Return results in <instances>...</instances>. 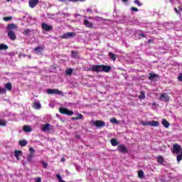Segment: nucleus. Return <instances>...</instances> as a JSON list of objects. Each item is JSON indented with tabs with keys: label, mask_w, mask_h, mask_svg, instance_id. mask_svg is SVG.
Returning a JSON list of instances; mask_svg holds the SVG:
<instances>
[{
	"label": "nucleus",
	"mask_w": 182,
	"mask_h": 182,
	"mask_svg": "<svg viewBox=\"0 0 182 182\" xmlns=\"http://www.w3.org/2000/svg\"><path fill=\"white\" fill-rule=\"evenodd\" d=\"M141 124H142V126H150V122L142 121L141 122Z\"/></svg>",
	"instance_id": "nucleus-37"
},
{
	"label": "nucleus",
	"mask_w": 182,
	"mask_h": 182,
	"mask_svg": "<svg viewBox=\"0 0 182 182\" xmlns=\"http://www.w3.org/2000/svg\"><path fill=\"white\" fill-rule=\"evenodd\" d=\"M71 56L72 58H80V55H79V53L77 51H71Z\"/></svg>",
	"instance_id": "nucleus-24"
},
{
	"label": "nucleus",
	"mask_w": 182,
	"mask_h": 182,
	"mask_svg": "<svg viewBox=\"0 0 182 182\" xmlns=\"http://www.w3.org/2000/svg\"><path fill=\"white\" fill-rule=\"evenodd\" d=\"M31 32V30L29 29H26L23 31V34L26 36H28V35H29V33Z\"/></svg>",
	"instance_id": "nucleus-40"
},
{
	"label": "nucleus",
	"mask_w": 182,
	"mask_h": 182,
	"mask_svg": "<svg viewBox=\"0 0 182 182\" xmlns=\"http://www.w3.org/2000/svg\"><path fill=\"white\" fill-rule=\"evenodd\" d=\"M59 112H60V113H61V114H65L66 112H68V109L65 108V107H60L59 109Z\"/></svg>",
	"instance_id": "nucleus-30"
},
{
	"label": "nucleus",
	"mask_w": 182,
	"mask_h": 182,
	"mask_svg": "<svg viewBox=\"0 0 182 182\" xmlns=\"http://www.w3.org/2000/svg\"><path fill=\"white\" fill-rule=\"evenodd\" d=\"M65 114L68 116H73V111L68 109Z\"/></svg>",
	"instance_id": "nucleus-36"
},
{
	"label": "nucleus",
	"mask_w": 182,
	"mask_h": 182,
	"mask_svg": "<svg viewBox=\"0 0 182 182\" xmlns=\"http://www.w3.org/2000/svg\"><path fill=\"white\" fill-rule=\"evenodd\" d=\"M160 124L159 121H151L149 126H151L153 127H158V126Z\"/></svg>",
	"instance_id": "nucleus-23"
},
{
	"label": "nucleus",
	"mask_w": 182,
	"mask_h": 182,
	"mask_svg": "<svg viewBox=\"0 0 182 182\" xmlns=\"http://www.w3.org/2000/svg\"><path fill=\"white\" fill-rule=\"evenodd\" d=\"M5 93H6V90L0 87V94L5 95Z\"/></svg>",
	"instance_id": "nucleus-38"
},
{
	"label": "nucleus",
	"mask_w": 182,
	"mask_h": 182,
	"mask_svg": "<svg viewBox=\"0 0 182 182\" xmlns=\"http://www.w3.org/2000/svg\"><path fill=\"white\" fill-rule=\"evenodd\" d=\"M62 15H64V16H69V14L68 13H62Z\"/></svg>",
	"instance_id": "nucleus-52"
},
{
	"label": "nucleus",
	"mask_w": 182,
	"mask_h": 182,
	"mask_svg": "<svg viewBox=\"0 0 182 182\" xmlns=\"http://www.w3.org/2000/svg\"><path fill=\"white\" fill-rule=\"evenodd\" d=\"M4 21L8 22V21H12V16H6L4 18Z\"/></svg>",
	"instance_id": "nucleus-39"
},
{
	"label": "nucleus",
	"mask_w": 182,
	"mask_h": 182,
	"mask_svg": "<svg viewBox=\"0 0 182 182\" xmlns=\"http://www.w3.org/2000/svg\"><path fill=\"white\" fill-rule=\"evenodd\" d=\"M5 89L6 90L11 92V90H12V83L11 82H9L6 84H5Z\"/></svg>",
	"instance_id": "nucleus-18"
},
{
	"label": "nucleus",
	"mask_w": 182,
	"mask_h": 182,
	"mask_svg": "<svg viewBox=\"0 0 182 182\" xmlns=\"http://www.w3.org/2000/svg\"><path fill=\"white\" fill-rule=\"evenodd\" d=\"M41 28L43 31H46V32H50V31H52V29H53V26L49 25L46 23H42Z\"/></svg>",
	"instance_id": "nucleus-4"
},
{
	"label": "nucleus",
	"mask_w": 182,
	"mask_h": 182,
	"mask_svg": "<svg viewBox=\"0 0 182 182\" xmlns=\"http://www.w3.org/2000/svg\"><path fill=\"white\" fill-rule=\"evenodd\" d=\"M42 164H43L44 168H48V164L47 163H46L45 161H43Z\"/></svg>",
	"instance_id": "nucleus-47"
},
{
	"label": "nucleus",
	"mask_w": 182,
	"mask_h": 182,
	"mask_svg": "<svg viewBox=\"0 0 182 182\" xmlns=\"http://www.w3.org/2000/svg\"><path fill=\"white\" fill-rule=\"evenodd\" d=\"M131 11H132L133 12H139V9L136 7H132Z\"/></svg>",
	"instance_id": "nucleus-44"
},
{
	"label": "nucleus",
	"mask_w": 182,
	"mask_h": 182,
	"mask_svg": "<svg viewBox=\"0 0 182 182\" xmlns=\"http://www.w3.org/2000/svg\"><path fill=\"white\" fill-rule=\"evenodd\" d=\"M70 2H79V1H82V0H68Z\"/></svg>",
	"instance_id": "nucleus-51"
},
{
	"label": "nucleus",
	"mask_w": 182,
	"mask_h": 182,
	"mask_svg": "<svg viewBox=\"0 0 182 182\" xmlns=\"http://www.w3.org/2000/svg\"><path fill=\"white\" fill-rule=\"evenodd\" d=\"M60 2H66V0H58Z\"/></svg>",
	"instance_id": "nucleus-54"
},
{
	"label": "nucleus",
	"mask_w": 182,
	"mask_h": 182,
	"mask_svg": "<svg viewBox=\"0 0 182 182\" xmlns=\"http://www.w3.org/2000/svg\"><path fill=\"white\" fill-rule=\"evenodd\" d=\"M95 66H97V65H94L92 66V68H87L86 71L87 72H91V70H92V72H97V71L93 70V68H95Z\"/></svg>",
	"instance_id": "nucleus-34"
},
{
	"label": "nucleus",
	"mask_w": 182,
	"mask_h": 182,
	"mask_svg": "<svg viewBox=\"0 0 182 182\" xmlns=\"http://www.w3.org/2000/svg\"><path fill=\"white\" fill-rule=\"evenodd\" d=\"M44 48L43 47H41V46H38V47H36L34 48V51L36 52V53L37 55H38V53H41L42 51L43 50Z\"/></svg>",
	"instance_id": "nucleus-20"
},
{
	"label": "nucleus",
	"mask_w": 182,
	"mask_h": 182,
	"mask_svg": "<svg viewBox=\"0 0 182 182\" xmlns=\"http://www.w3.org/2000/svg\"><path fill=\"white\" fill-rule=\"evenodd\" d=\"M110 143L113 147H116V146H119V141H117V139H112L110 140Z\"/></svg>",
	"instance_id": "nucleus-21"
},
{
	"label": "nucleus",
	"mask_w": 182,
	"mask_h": 182,
	"mask_svg": "<svg viewBox=\"0 0 182 182\" xmlns=\"http://www.w3.org/2000/svg\"><path fill=\"white\" fill-rule=\"evenodd\" d=\"M23 130L26 133H31V132H32V128H31V127H29L28 125H24L23 127Z\"/></svg>",
	"instance_id": "nucleus-15"
},
{
	"label": "nucleus",
	"mask_w": 182,
	"mask_h": 182,
	"mask_svg": "<svg viewBox=\"0 0 182 182\" xmlns=\"http://www.w3.org/2000/svg\"><path fill=\"white\" fill-rule=\"evenodd\" d=\"M138 177H139V178H143L144 177V172L141 170L139 171Z\"/></svg>",
	"instance_id": "nucleus-32"
},
{
	"label": "nucleus",
	"mask_w": 182,
	"mask_h": 182,
	"mask_svg": "<svg viewBox=\"0 0 182 182\" xmlns=\"http://www.w3.org/2000/svg\"><path fill=\"white\" fill-rule=\"evenodd\" d=\"M29 151H30V154H33V153H35V149H33V148H30L29 149Z\"/></svg>",
	"instance_id": "nucleus-46"
},
{
	"label": "nucleus",
	"mask_w": 182,
	"mask_h": 182,
	"mask_svg": "<svg viewBox=\"0 0 182 182\" xmlns=\"http://www.w3.org/2000/svg\"><path fill=\"white\" fill-rule=\"evenodd\" d=\"M0 126L1 127H5V126H6V121H4L3 119H0Z\"/></svg>",
	"instance_id": "nucleus-35"
},
{
	"label": "nucleus",
	"mask_w": 182,
	"mask_h": 182,
	"mask_svg": "<svg viewBox=\"0 0 182 182\" xmlns=\"http://www.w3.org/2000/svg\"><path fill=\"white\" fill-rule=\"evenodd\" d=\"M22 156L21 150H16L14 151V157H16V160H20L19 157Z\"/></svg>",
	"instance_id": "nucleus-13"
},
{
	"label": "nucleus",
	"mask_w": 182,
	"mask_h": 182,
	"mask_svg": "<svg viewBox=\"0 0 182 182\" xmlns=\"http://www.w3.org/2000/svg\"><path fill=\"white\" fill-rule=\"evenodd\" d=\"M134 4L138 5V6H141V5H143V4L140 3V1H139V0H134Z\"/></svg>",
	"instance_id": "nucleus-41"
},
{
	"label": "nucleus",
	"mask_w": 182,
	"mask_h": 182,
	"mask_svg": "<svg viewBox=\"0 0 182 182\" xmlns=\"http://www.w3.org/2000/svg\"><path fill=\"white\" fill-rule=\"evenodd\" d=\"M156 159L157 163H159V164H163L164 163V158H163V156H159L156 157Z\"/></svg>",
	"instance_id": "nucleus-26"
},
{
	"label": "nucleus",
	"mask_w": 182,
	"mask_h": 182,
	"mask_svg": "<svg viewBox=\"0 0 182 182\" xmlns=\"http://www.w3.org/2000/svg\"><path fill=\"white\" fill-rule=\"evenodd\" d=\"M7 36L11 41H16V34L14 31H9Z\"/></svg>",
	"instance_id": "nucleus-9"
},
{
	"label": "nucleus",
	"mask_w": 182,
	"mask_h": 182,
	"mask_svg": "<svg viewBox=\"0 0 182 182\" xmlns=\"http://www.w3.org/2000/svg\"><path fill=\"white\" fill-rule=\"evenodd\" d=\"M73 36H76L75 33H66L63 36H60L61 39H68V38H73Z\"/></svg>",
	"instance_id": "nucleus-7"
},
{
	"label": "nucleus",
	"mask_w": 182,
	"mask_h": 182,
	"mask_svg": "<svg viewBox=\"0 0 182 182\" xmlns=\"http://www.w3.org/2000/svg\"><path fill=\"white\" fill-rule=\"evenodd\" d=\"M46 92L48 95H59L60 96H64L63 92L58 89H47Z\"/></svg>",
	"instance_id": "nucleus-2"
},
{
	"label": "nucleus",
	"mask_w": 182,
	"mask_h": 182,
	"mask_svg": "<svg viewBox=\"0 0 182 182\" xmlns=\"http://www.w3.org/2000/svg\"><path fill=\"white\" fill-rule=\"evenodd\" d=\"M92 124H94L95 127H105L106 126V122L102 120H96L92 122Z\"/></svg>",
	"instance_id": "nucleus-6"
},
{
	"label": "nucleus",
	"mask_w": 182,
	"mask_h": 182,
	"mask_svg": "<svg viewBox=\"0 0 182 182\" xmlns=\"http://www.w3.org/2000/svg\"><path fill=\"white\" fill-rule=\"evenodd\" d=\"M83 120V115L82 114H78L77 117H73L71 118V120L76 121V120Z\"/></svg>",
	"instance_id": "nucleus-16"
},
{
	"label": "nucleus",
	"mask_w": 182,
	"mask_h": 182,
	"mask_svg": "<svg viewBox=\"0 0 182 182\" xmlns=\"http://www.w3.org/2000/svg\"><path fill=\"white\" fill-rule=\"evenodd\" d=\"M60 161L64 163V161H65V158H61V160H60Z\"/></svg>",
	"instance_id": "nucleus-53"
},
{
	"label": "nucleus",
	"mask_w": 182,
	"mask_h": 182,
	"mask_svg": "<svg viewBox=\"0 0 182 182\" xmlns=\"http://www.w3.org/2000/svg\"><path fill=\"white\" fill-rule=\"evenodd\" d=\"M49 130H53V127L50 126L49 124H45L42 127V131L43 132H48Z\"/></svg>",
	"instance_id": "nucleus-10"
},
{
	"label": "nucleus",
	"mask_w": 182,
	"mask_h": 182,
	"mask_svg": "<svg viewBox=\"0 0 182 182\" xmlns=\"http://www.w3.org/2000/svg\"><path fill=\"white\" fill-rule=\"evenodd\" d=\"M174 11L176 15H181V12L177 9V8H174Z\"/></svg>",
	"instance_id": "nucleus-45"
},
{
	"label": "nucleus",
	"mask_w": 182,
	"mask_h": 182,
	"mask_svg": "<svg viewBox=\"0 0 182 182\" xmlns=\"http://www.w3.org/2000/svg\"><path fill=\"white\" fill-rule=\"evenodd\" d=\"M181 150V146L178 145V144H174L171 152L176 154H180Z\"/></svg>",
	"instance_id": "nucleus-3"
},
{
	"label": "nucleus",
	"mask_w": 182,
	"mask_h": 182,
	"mask_svg": "<svg viewBox=\"0 0 182 182\" xmlns=\"http://www.w3.org/2000/svg\"><path fill=\"white\" fill-rule=\"evenodd\" d=\"M87 12L92 13V10H91V9H87Z\"/></svg>",
	"instance_id": "nucleus-55"
},
{
	"label": "nucleus",
	"mask_w": 182,
	"mask_h": 182,
	"mask_svg": "<svg viewBox=\"0 0 182 182\" xmlns=\"http://www.w3.org/2000/svg\"><path fill=\"white\" fill-rule=\"evenodd\" d=\"M178 80H179V82H182V75L178 77Z\"/></svg>",
	"instance_id": "nucleus-50"
},
{
	"label": "nucleus",
	"mask_w": 182,
	"mask_h": 182,
	"mask_svg": "<svg viewBox=\"0 0 182 182\" xmlns=\"http://www.w3.org/2000/svg\"><path fill=\"white\" fill-rule=\"evenodd\" d=\"M66 75H68L69 76H70V75H72V73H73V70L72 68H68L65 71Z\"/></svg>",
	"instance_id": "nucleus-33"
},
{
	"label": "nucleus",
	"mask_w": 182,
	"mask_h": 182,
	"mask_svg": "<svg viewBox=\"0 0 182 182\" xmlns=\"http://www.w3.org/2000/svg\"><path fill=\"white\" fill-rule=\"evenodd\" d=\"M162 124L164 127H166V129H168V127H170V122H168V121H167V119H162Z\"/></svg>",
	"instance_id": "nucleus-19"
},
{
	"label": "nucleus",
	"mask_w": 182,
	"mask_h": 182,
	"mask_svg": "<svg viewBox=\"0 0 182 182\" xmlns=\"http://www.w3.org/2000/svg\"><path fill=\"white\" fill-rule=\"evenodd\" d=\"M33 157H34L33 154H30L27 157V161H28L29 163H32V160Z\"/></svg>",
	"instance_id": "nucleus-31"
},
{
	"label": "nucleus",
	"mask_w": 182,
	"mask_h": 182,
	"mask_svg": "<svg viewBox=\"0 0 182 182\" xmlns=\"http://www.w3.org/2000/svg\"><path fill=\"white\" fill-rule=\"evenodd\" d=\"M84 25L85 26H86L87 28H93V23H90L87 20H84Z\"/></svg>",
	"instance_id": "nucleus-22"
},
{
	"label": "nucleus",
	"mask_w": 182,
	"mask_h": 182,
	"mask_svg": "<svg viewBox=\"0 0 182 182\" xmlns=\"http://www.w3.org/2000/svg\"><path fill=\"white\" fill-rule=\"evenodd\" d=\"M6 2H11V0H6Z\"/></svg>",
	"instance_id": "nucleus-57"
},
{
	"label": "nucleus",
	"mask_w": 182,
	"mask_h": 182,
	"mask_svg": "<svg viewBox=\"0 0 182 182\" xmlns=\"http://www.w3.org/2000/svg\"><path fill=\"white\" fill-rule=\"evenodd\" d=\"M161 100H164V102H170V96L165 93H162L160 97Z\"/></svg>",
	"instance_id": "nucleus-12"
},
{
	"label": "nucleus",
	"mask_w": 182,
	"mask_h": 182,
	"mask_svg": "<svg viewBox=\"0 0 182 182\" xmlns=\"http://www.w3.org/2000/svg\"><path fill=\"white\" fill-rule=\"evenodd\" d=\"M139 36H141L142 38H146V34L144 33H139Z\"/></svg>",
	"instance_id": "nucleus-49"
},
{
	"label": "nucleus",
	"mask_w": 182,
	"mask_h": 182,
	"mask_svg": "<svg viewBox=\"0 0 182 182\" xmlns=\"http://www.w3.org/2000/svg\"><path fill=\"white\" fill-rule=\"evenodd\" d=\"M57 178L59 180V182L63 181L62 176H60V174L58 173L56 175Z\"/></svg>",
	"instance_id": "nucleus-43"
},
{
	"label": "nucleus",
	"mask_w": 182,
	"mask_h": 182,
	"mask_svg": "<svg viewBox=\"0 0 182 182\" xmlns=\"http://www.w3.org/2000/svg\"><path fill=\"white\" fill-rule=\"evenodd\" d=\"M19 144L21 147H25L28 144V141L26 140H20Z\"/></svg>",
	"instance_id": "nucleus-28"
},
{
	"label": "nucleus",
	"mask_w": 182,
	"mask_h": 182,
	"mask_svg": "<svg viewBox=\"0 0 182 182\" xmlns=\"http://www.w3.org/2000/svg\"><path fill=\"white\" fill-rule=\"evenodd\" d=\"M9 48L8 46L4 43L0 44V50H7Z\"/></svg>",
	"instance_id": "nucleus-29"
},
{
	"label": "nucleus",
	"mask_w": 182,
	"mask_h": 182,
	"mask_svg": "<svg viewBox=\"0 0 182 182\" xmlns=\"http://www.w3.org/2000/svg\"><path fill=\"white\" fill-rule=\"evenodd\" d=\"M33 109H36L37 110H39L42 106L41 105V102L39 101H36L35 102H33Z\"/></svg>",
	"instance_id": "nucleus-14"
},
{
	"label": "nucleus",
	"mask_w": 182,
	"mask_h": 182,
	"mask_svg": "<svg viewBox=\"0 0 182 182\" xmlns=\"http://www.w3.org/2000/svg\"><path fill=\"white\" fill-rule=\"evenodd\" d=\"M181 12H182V7L181 8Z\"/></svg>",
	"instance_id": "nucleus-58"
},
{
	"label": "nucleus",
	"mask_w": 182,
	"mask_h": 182,
	"mask_svg": "<svg viewBox=\"0 0 182 182\" xmlns=\"http://www.w3.org/2000/svg\"><path fill=\"white\" fill-rule=\"evenodd\" d=\"M93 70H96L97 73L100 72H105V73H109L110 70H112V67L110 65H97L93 67Z\"/></svg>",
	"instance_id": "nucleus-1"
},
{
	"label": "nucleus",
	"mask_w": 182,
	"mask_h": 182,
	"mask_svg": "<svg viewBox=\"0 0 182 182\" xmlns=\"http://www.w3.org/2000/svg\"><path fill=\"white\" fill-rule=\"evenodd\" d=\"M16 28V25H15L14 23H11L7 25L6 29L7 31H9V32H11L12 29H15Z\"/></svg>",
	"instance_id": "nucleus-17"
},
{
	"label": "nucleus",
	"mask_w": 182,
	"mask_h": 182,
	"mask_svg": "<svg viewBox=\"0 0 182 182\" xmlns=\"http://www.w3.org/2000/svg\"><path fill=\"white\" fill-rule=\"evenodd\" d=\"M35 182H42V179L40 177H38L36 179Z\"/></svg>",
	"instance_id": "nucleus-48"
},
{
	"label": "nucleus",
	"mask_w": 182,
	"mask_h": 182,
	"mask_svg": "<svg viewBox=\"0 0 182 182\" xmlns=\"http://www.w3.org/2000/svg\"><path fill=\"white\" fill-rule=\"evenodd\" d=\"M117 150L119 153H122L123 154H126L128 153L129 150H127V147L124 144H119L117 146Z\"/></svg>",
	"instance_id": "nucleus-5"
},
{
	"label": "nucleus",
	"mask_w": 182,
	"mask_h": 182,
	"mask_svg": "<svg viewBox=\"0 0 182 182\" xmlns=\"http://www.w3.org/2000/svg\"><path fill=\"white\" fill-rule=\"evenodd\" d=\"M149 75V80H159V79H160V75L153 73H150Z\"/></svg>",
	"instance_id": "nucleus-8"
},
{
	"label": "nucleus",
	"mask_w": 182,
	"mask_h": 182,
	"mask_svg": "<svg viewBox=\"0 0 182 182\" xmlns=\"http://www.w3.org/2000/svg\"><path fill=\"white\" fill-rule=\"evenodd\" d=\"M38 4H39V0H29L28 1L30 8H35Z\"/></svg>",
	"instance_id": "nucleus-11"
},
{
	"label": "nucleus",
	"mask_w": 182,
	"mask_h": 182,
	"mask_svg": "<svg viewBox=\"0 0 182 182\" xmlns=\"http://www.w3.org/2000/svg\"><path fill=\"white\" fill-rule=\"evenodd\" d=\"M108 56H109V58L112 60H113L114 62L116 60V59H117V55H114V53H112V52H109V53H108Z\"/></svg>",
	"instance_id": "nucleus-25"
},
{
	"label": "nucleus",
	"mask_w": 182,
	"mask_h": 182,
	"mask_svg": "<svg viewBox=\"0 0 182 182\" xmlns=\"http://www.w3.org/2000/svg\"><path fill=\"white\" fill-rule=\"evenodd\" d=\"M110 122H111V123H114L115 124L118 123L117 119L116 118H112L110 119Z\"/></svg>",
	"instance_id": "nucleus-42"
},
{
	"label": "nucleus",
	"mask_w": 182,
	"mask_h": 182,
	"mask_svg": "<svg viewBox=\"0 0 182 182\" xmlns=\"http://www.w3.org/2000/svg\"><path fill=\"white\" fill-rule=\"evenodd\" d=\"M138 97L141 100H143L144 99H146V94H145L144 91H141L140 95H139Z\"/></svg>",
	"instance_id": "nucleus-27"
},
{
	"label": "nucleus",
	"mask_w": 182,
	"mask_h": 182,
	"mask_svg": "<svg viewBox=\"0 0 182 182\" xmlns=\"http://www.w3.org/2000/svg\"><path fill=\"white\" fill-rule=\"evenodd\" d=\"M122 2H127V1H129V0H122Z\"/></svg>",
	"instance_id": "nucleus-56"
}]
</instances>
